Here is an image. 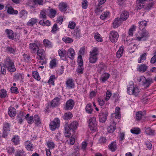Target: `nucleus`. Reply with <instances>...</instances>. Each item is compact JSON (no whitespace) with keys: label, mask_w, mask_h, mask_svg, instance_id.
I'll use <instances>...</instances> for the list:
<instances>
[{"label":"nucleus","mask_w":156,"mask_h":156,"mask_svg":"<svg viewBox=\"0 0 156 156\" xmlns=\"http://www.w3.org/2000/svg\"><path fill=\"white\" fill-rule=\"evenodd\" d=\"M25 119L29 124H31L34 122V116H30L29 114L26 115Z\"/></svg>","instance_id":"32"},{"label":"nucleus","mask_w":156,"mask_h":156,"mask_svg":"<svg viewBox=\"0 0 156 156\" xmlns=\"http://www.w3.org/2000/svg\"><path fill=\"white\" fill-rule=\"evenodd\" d=\"M75 105V101L72 99L68 100L64 107V109L66 110H70L72 109Z\"/></svg>","instance_id":"9"},{"label":"nucleus","mask_w":156,"mask_h":156,"mask_svg":"<svg viewBox=\"0 0 156 156\" xmlns=\"http://www.w3.org/2000/svg\"><path fill=\"white\" fill-rule=\"evenodd\" d=\"M28 12L26 11L23 10L19 13L20 17L22 19H25L27 16Z\"/></svg>","instance_id":"33"},{"label":"nucleus","mask_w":156,"mask_h":156,"mask_svg":"<svg viewBox=\"0 0 156 156\" xmlns=\"http://www.w3.org/2000/svg\"><path fill=\"white\" fill-rule=\"evenodd\" d=\"M112 93L111 91L109 90H107L106 94L105 100L106 101H108L111 96H112Z\"/></svg>","instance_id":"62"},{"label":"nucleus","mask_w":156,"mask_h":156,"mask_svg":"<svg viewBox=\"0 0 156 156\" xmlns=\"http://www.w3.org/2000/svg\"><path fill=\"white\" fill-rule=\"evenodd\" d=\"M108 113L104 110H102L99 115V121L100 122H104L106 121Z\"/></svg>","instance_id":"12"},{"label":"nucleus","mask_w":156,"mask_h":156,"mask_svg":"<svg viewBox=\"0 0 156 156\" xmlns=\"http://www.w3.org/2000/svg\"><path fill=\"white\" fill-rule=\"evenodd\" d=\"M78 126V122L76 121H73L70 124L65 127V135L67 137H69L70 136V130L71 129L73 131L76 129Z\"/></svg>","instance_id":"3"},{"label":"nucleus","mask_w":156,"mask_h":156,"mask_svg":"<svg viewBox=\"0 0 156 156\" xmlns=\"http://www.w3.org/2000/svg\"><path fill=\"white\" fill-rule=\"evenodd\" d=\"M24 146L26 148L28 151H33L34 147L32 143L29 140H27L24 143Z\"/></svg>","instance_id":"17"},{"label":"nucleus","mask_w":156,"mask_h":156,"mask_svg":"<svg viewBox=\"0 0 156 156\" xmlns=\"http://www.w3.org/2000/svg\"><path fill=\"white\" fill-rule=\"evenodd\" d=\"M11 124L10 123L5 122L3 123L2 129V134L1 136L2 137L6 138L8 136L10 131Z\"/></svg>","instance_id":"5"},{"label":"nucleus","mask_w":156,"mask_h":156,"mask_svg":"<svg viewBox=\"0 0 156 156\" xmlns=\"http://www.w3.org/2000/svg\"><path fill=\"white\" fill-rule=\"evenodd\" d=\"M37 21V19L35 18H32L30 19L27 23V26H33Z\"/></svg>","instance_id":"37"},{"label":"nucleus","mask_w":156,"mask_h":156,"mask_svg":"<svg viewBox=\"0 0 156 156\" xmlns=\"http://www.w3.org/2000/svg\"><path fill=\"white\" fill-rule=\"evenodd\" d=\"M89 126L92 130H95L97 127V124L95 117L90 118L89 119Z\"/></svg>","instance_id":"11"},{"label":"nucleus","mask_w":156,"mask_h":156,"mask_svg":"<svg viewBox=\"0 0 156 156\" xmlns=\"http://www.w3.org/2000/svg\"><path fill=\"white\" fill-rule=\"evenodd\" d=\"M77 62L79 66H83V60L81 55H80L78 56Z\"/></svg>","instance_id":"59"},{"label":"nucleus","mask_w":156,"mask_h":156,"mask_svg":"<svg viewBox=\"0 0 156 156\" xmlns=\"http://www.w3.org/2000/svg\"><path fill=\"white\" fill-rule=\"evenodd\" d=\"M58 6L59 9L60 11L64 12L67 10V5L66 3L61 2L59 4Z\"/></svg>","instance_id":"21"},{"label":"nucleus","mask_w":156,"mask_h":156,"mask_svg":"<svg viewBox=\"0 0 156 156\" xmlns=\"http://www.w3.org/2000/svg\"><path fill=\"white\" fill-rule=\"evenodd\" d=\"M147 25V22L145 20L139 22V27L140 30H143Z\"/></svg>","instance_id":"36"},{"label":"nucleus","mask_w":156,"mask_h":156,"mask_svg":"<svg viewBox=\"0 0 156 156\" xmlns=\"http://www.w3.org/2000/svg\"><path fill=\"white\" fill-rule=\"evenodd\" d=\"M55 78V76L53 74L51 75L49 80L48 81V83L49 84H52V85H55L54 82Z\"/></svg>","instance_id":"53"},{"label":"nucleus","mask_w":156,"mask_h":156,"mask_svg":"<svg viewBox=\"0 0 156 156\" xmlns=\"http://www.w3.org/2000/svg\"><path fill=\"white\" fill-rule=\"evenodd\" d=\"M59 28L56 24H54L53 26L51 32L53 34H55L56 31L58 30Z\"/></svg>","instance_id":"60"},{"label":"nucleus","mask_w":156,"mask_h":156,"mask_svg":"<svg viewBox=\"0 0 156 156\" xmlns=\"http://www.w3.org/2000/svg\"><path fill=\"white\" fill-rule=\"evenodd\" d=\"M57 12L56 10L53 9H50L49 12H48V16L50 18H54L56 15Z\"/></svg>","instance_id":"38"},{"label":"nucleus","mask_w":156,"mask_h":156,"mask_svg":"<svg viewBox=\"0 0 156 156\" xmlns=\"http://www.w3.org/2000/svg\"><path fill=\"white\" fill-rule=\"evenodd\" d=\"M10 90L12 93L16 94L19 93V90L17 87H11L10 88Z\"/></svg>","instance_id":"64"},{"label":"nucleus","mask_w":156,"mask_h":156,"mask_svg":"<svg viewBox=\"0 0 156 156\" xmlns=\"http://www.w3.org/2000/svg\"><path fill=\"white\" fill-rule=\"evenodd\" d=\"M29 48L32 53H35L39 48L38 45L34 43H31L29 45Z\"/></svg>","instance_id":"16"},{"label":"nucleus","mask_w":156,"mask_h":156,"mask_svg":"<svg viewBox=\"0 0 156 156\" xmlns=\"http://www.w3.org/2000/svg\"><path fill=\"white\" fill-rule=\"evenodd\" d=\"M145 132L147 135H152L154 134V131L150 128H147L146 129Z\"/></svg>","instance_id":"52"},{"label":"nucleus","mask_w":156,"mask_h":156,"mask_svg":"<svg viewBox=\"0 0 156 156\" xmlns=\"http://www.w3.org/2000/svg\"><path fill=\"white\" fill-rule=\"evenodd\" d=\"M139 81L141 82L142 84L146 87H148L153 82V80L151 79L147 78L146 79L145 77L143 76L140 77Z\"/></svg>","instance_id":"6"},{"label":"nucleus","mask_w":156,"mask_h":156,"mask_svg":"<svg viewBox=\"0 0 156 156\" xmlns=\"http://www.w3.org/2000/svg\"><path fill=\"white\" fill-rule=\"evenodd\" d=\"M110 16V12L108 11H106L103 13L100 16V18L103 20H105L107 18Z\"/></svg>","instance_id":"41"},{"label":"nucleus","mask_w":156,"mask_h":156,"mask_svg":"<svg viewBox=\"0 0 156 156\" xmlns=\"http://www.w3.org/2000/svg\"><path fill=\"white\" fill-rule=\"evenodd\" d=\"M8 113L10 117L15 116L16 115V109L13 107H10L8 108Z\"/></svg>","instance_id":"20"},{"label":"nucleus","mask_w":156,"mask_h":156,"mask_svg":"<svg viewBox=\"0 0 156 156\" xmlns=\"http://www.w3.org/2000/svg\"><path fill=\"white\" fill-rule=\"evenodd\" d=\"M107 140L105 137L101 136L99 140V143L101 144H103L106 143Z\"/></svg>","instance_id":"61"},{"label":"nucleus","mask_w":156,"mask_h":156,"mask_svg":"<svg viewBox=\"0 0 156 156\" xmlns=\"http://www.w3.org/2000/svg\"><path fill=\"white\" fill-rule=\"evenodd\" d=\"M98 59L97 56L89 55V62L90 63L94 64L95 63Z\"/></svg>","instance_id":"44"},{"label":"nucleus","mask_w":156,"mask_h":156,"mask_svg":"<svg viewBox=\"0 0 156 156\" xmlns=\"http://www.w3.org/2000/svg\"><path fill=\"white\" fill-rule=\"evenodd\" d=\"M7 12L8 13L12 15H17L18 13V12L17 10H14L11 6L8 7Z\"/></svg>","instance_id":"39"},{"label":"nucleus","mask_w":156,"mask_h":156,"mask_svg":"<svg viewBox=\"0 0 156 156\" xmlns=\"http://www.w3.org/2000/svg\"><path fill=\"white\" fill-rule=\"evenodd\" d=\"M130 131L133 134L137 135L140 133L141 130L139 128L135 127L132 128L131 129Z\"/></svg>","instance_id":"46"},{"label":"nucleus","mask_w":156,"mask_h":156,"mask_svg":"<svg viewBox=\"0 0 156 156\" xmlns=\"http://www.w3.org/2000/svg\"><path fill=\"white\" fill-rule=\"evenodd\" d=\"M62 40L64 42L66 43H72L73 41V40L72 38L67 36L64 37L62 38Z\"/></svg>","instance_id":"50"},{"label":"nucleus","mask_w":156,"mask_h":156,"mask_svg":"<svg viewBox=\"0 0 156 156\" xmlns=\"http://www.w3.org/2000/svg\"><path fill=\"white\" fill-rule=\"evenodd\" d=\"M66 54L68 57L71 59L73 60L74 58V56L75 55L74 50L72 48L68 49Z\"/></svg>","instance_id":"19"},{"label":"nucleus","mask_w":156,"mask_h":156,"mask_svg":"<svg viewBox=\"0 0 156 156\" xmlns=\"http://www.w3.org/2000/svg\"><path fill=\"white\" fill-rule=\"evenodd\" d=\"M7 95V92L6 90L4 89H1L0 93L1 98H5L6 97Z\"/></svg>","instance_id":"58"},{"label":"nucleus","mask_w":156,"mask_h":156,"mask_svg":"<svg viewBox=\"0 0 156 156\" xmlns=\"http://www.w3.org/2000/svg\"><path fill=\"white\" fill-rule=\"evenodd\" d=\"M85 110L86 112L88 114H91L93 111V107L91 103L87 104L86 106Z\"/></svg>","instance_id":"35"},{"label":"nucleus","mask_w":156,"mask_h":156,"mask_svg":"<svg viewBox=\"0 0 156 156\" xmlns=\"http://www.w3.org/2000/svg\"><path fill=\"white\" fill-rule=\"evenodd\" d=\"M57 60L54 58L50 61V67L51 68H53L55 67L57 64Z\"/></svg>","instance_id":"48"},{"label":"nucleus","mask_w":156,"mask_h":156,"mask_svg":"<svg viewBox=\"0 0 156 156\" xmlns=\"http://www.w3.org/2000/svg\"><path fill=\"white\" fill-rule=\"evenodd\" d=\"M94 37L95 40L98 42H101L103 41L102 38L101 37L100 34L98 33H97L95 34L94 36Z\"/></svg>","instance_id":"55"},{"label":"nucleus","mask_w":156,"mask_h":156,"mask_svg":"<svg viewBox=\"0 0 156 156\" xmlns=\"http://www.w3.org/2000/svg\"><path fill=\"white\" fill-rule=\"evenodd\" d=\"M109 38L112 43L116 42L119 37L118 33L115 31H111L109 34Z\"/></svg>","instance_id":"8"},{"label":"nucleus","mask_w":156,"mask_h":156,"mask_svg":"<svg viewBox=\"0 0 156 156\" xmlns=\"http://www.w3.org/2000/svg\"><path fill=\"white\" fill-rule=\"evenodd\" d=\"M6 51L9 53L14 54L16 51V49L11 47H7L6 49Z\"/></svg>","instance_id":"57"},{"label":"nucleus","mask_w":156,"mask_h":156,"mask_svg":"<svg viewBox=\"0 0 156 156\" xmlns=\"http://www.w3.org/2000/svg\"><path fill=\"white\" fill-rule=\"evenodd\" d=\"M66 87L68 89H73L74 88L75 83L72 79L69 78L66 82Z\"/></svg>","instance_id":"14"},{"label":"nucleus","mask_w":156,"mask_h":156,"mask_svg":"<svg viewBox=\"0 0 156 156\" xmlns=\"http://www.w3.org/2000/svg\"><path fill=\"white\" fill-rule=\"evenodd\" d=\"M32 75L33 77L35 79L38 80H40V77L37 71L33 72Z\"/></svg>","instance_id":"56"},{"label":"nucleus","mask_w":156,"mask_h":156,"mask_svg":"<svg viewBox=\"0 0 156 156\" xmlns=\"http://www.w3.org/2000/svg\"><path fill=\"white\" fill-rule=\"evenodd\" d=\"M43 44L46 47H52L51 42L48 39H44L43 41Z\"/></svg>","instance_id":"47"},{"label":"nucleus","mask_w":156,"mask_h":156,"mask_svg":"<svg viewBox=\"0 0 156 156\" xmlns=\"http://www.w3.org/2000/svg\"><path fill=\"white\" fill-rule=\"evenodd\" d=\"M73 115L70 112L65 113L63 116V118L65 120L70 119L72 118Z\"/></svg>","instance_id":"43"},{"label":"nucleus","mask_w":156,"mask_h":156,"mask_svg":"<svg viewBox=\"0 0 156 156\" xmlns=\"http://www.w3.org/2000/svg\"><path fill=\"white\" fill-rule=\"evenodd\" d=\"M61 99V96H59L53 99L51 101V106L55 107L58 106L60 104V101Z\"/></svg>","instance_id":"13"},{"label":"nucleus","mask_w":156,"mask_h":156,"mask_svg":"<svg viewBox=\"0 0 156 156\" xmlns=\"http://www.w3.org/2000/svg\"><path fill=\"white\" fill-rule=\"evenodd\" d=\"M149 37L148 31L144 30L141 32H138L136 34V39L139 41H145Z\"/></svg>","instance_id":"4"},{"label":"nucleus","mask_w":156,"mask_h":156,"mask_svg":"<svg viewBox=\"0 0 156 156\" xmlns=\"http://www.w3.org/2000/svg\"><path fill=\"white\" fill-rule=\"evenodd\" d=\"M34 122L35 124L37 126H39L41 123V121L40 117L37 115H34Z\"/></svg>","instance_id":"29"},{"label":"nucleus","mask_w":156,"mask_h":156,"mask_svg":"<svg viewBox=\"0 0 156 156\" xmlns=\"http://www.w3.org/2000/svg\"><path fill=\"white\" fill-rule=\"evenodd\" d=\"M124 51V47L123 46L120 47L116 53L117 57L120 58L122 56Z\"/></svg>","instance_id":"27"},{"label":"nucleus","mask_w":156,"mask_h":156,"mask_svg":"<svg viewBox=\"0 0 156 156\" xmlns=\"http://www.w3.org/2000/svg\"><path fill=\"white\" fill-rule=\"evenodd\" d=\"M102 11L103 9L102 7L100 6L97 7L95 10V13L97 15L100 14Z\"/></svg>","instance_id":"63"},{"label":"nucleus","mask_w":156,"mask_h":156,"mask_svg":"<svg viewBox=\"0 0 156 156\" xmlns=\"http://www.w3.org/2000/svg\"><path fill=\"white\" fill-rule=\"evenodd\" d=\"M106 68V66L103 63L101 62L98 66V73H101L102 71H105Z\"/></svg>","instance_id":"30"},{"label":"nucleus","mask_w":156,"mask_h":156,"mask_svg":"<svg viewBox=\"0 0 156 156\" xmlns=\"http://www.w3.org/2000/svg\"><path fill=\"white\" fill-rule=\"evenodd\" d=\"M4 66L7 68L8 71L11 73L15 72L16 69L15 67L14 62L8 56H7L4 61Z\"/></svg>","instance_id":"1"},{"label":"nucleus","mask_w":156,"mask_h":156,"mask_svg":"<svg viewBox=\"0 0 156 156\" xmlns=\"http://www.w3.org/2000/svg\"><path fill=\"white\" fill-rule=\"evenodd\" d=\"M121 20L119 18H115L113 23V27L114 28H115L118 27L119 25Z\"/></svg>","instance_id":"42"},{"label":"nucleus","mask_w":156,"mask_h":156,"mask_svg":"<svg viewBox=\"0 0 156 156\" xmlns=\"http://www.w3.org/2000/svg\"><path fill=\"white\" fill-rule=\"evenodd\" d=\"M67 51L66 50L63 48L58 50L59 55L61 58L64 57L66 54Z\"/></svg>","instance_id":"45"},{"label":"nucleus","mask_w":156,"mask_h":156,"mask_svg":"<svg viewBox=\"0 0 156 156\" xmlns=\"http://www.w3.org/2000/svg\"><path fill=\"white\" fill-rule=\"evenodd\" d=\"M37 51V54L39 56V59L41 60H44L45 58L46 55L44 50L38 48Z\"/></svg>","instance_id":"15"},{"label":"nucleus","mask_w":156,"mask_h":156,"mask_svg":"<svg viewBox=\"0 0 156 156\" xmlns=\"http://www.w3.org/2000/svg\"><path fill=\"white\" fill-rule=\"evenodd\" d=\"M140 91V89L138 86H134L132 83L128 86L127 92L129 95H133L135 97L138 96Z\"/></svg>","instance_id":"2"},{"label":"nucleus","mask_w":156,"mask_h":156,"mask_svg":"<svg viewBox=\"0 0 156 156\" xmlns=\"http://www.w3.org/2000/svg\"><path fill=\"white\" fill-rule=\"evenodd\" d=\"M129 16V12L127 11H124L121 14L119 18L122 20L125 21L128 18Z\"/></svg>","instance_id":"18"},{"label":"nucleus","mask_w":156,"mask_h":156,"mask_svg":"<svg viewBox=\"0 0 156 156\" xmlns=\"http://www.w3.org/2000/svg\"><path fill=\"white\" fill-rule=\"evenodd\" d=\"M109 149L112 152L115 151L117 149V145L115 141L112 142L108 146Z\"/></svg>","instance_id":"23"},{"label":"nucleus","mask_w":156,"mask_h":156,"mask_svg":"<svg viewBox=\"0 0 156 156\" xmlns=\"http://www.w3.org/2000/svg\"><path fill=\"white\" fill-rule=\"evenodd\" d=\"M11 141L14 144L16 145L20 144V137L17 135H15L12 138Z\"/></svg>","instance_id":"31"},{"label":"nucleus","mask_w":156,"mask_h":156,"mask_svg":"<svg viewBox=\"0 0 156 156\" xmlns=\"http://www.w3.org/2000/svg\"><path fill=\"white\" fill-rule=\"evenodd\" d=\"M148 67V66L145 64H142L138 66L137 70L140 72L143 73L147 70Z\"/></svg>","instance_id":"26"},{"label":"nucleus","mask_w":156,"mask_h":156,"mask_svg":"<svg viewBox=\"0 0 156 156\" xmlns=\"http://www.w3.org/2000/svg\"><path fill=\"white\" fill-rule=\"evenodd\" d=\"M136 27L135 25H132L129 29L128 34L129 36H132L133 34V32L136 30Z\"/></svg>","instance_id":"49"},{"label":"nucleus","mask_w":156,"mask_h":156,"mask_svg":"<svg viewBox=\"0 0 156 156\" xmlns=\"http://www.w3.org/2000/svg\"><path fill=\"white\" fill-rule=\"evenodd\" d=\"M110 75L108 73H105L103 74L100 77V80L101 83H104L109 78Z\"/></svg>","instance_id":"28"},{"label":"nucleus","mask_w":156,"mask_h":156,"mask_svg":"<svg viewBox=\"0 0 156 156\" xmlns=\"http://www.w3.org/2000/svg\"><path fill=\"white\" fill-rule=\"evenodd\" d=\"M4 34L9 39L14 40L16 34L11 30L6 29L5 31Z\"/></svg>","instance_id":"10"},{"label":"nucleus","mask_w":156,"mask_h":156,"mask_svg":"<svg viewBox=\"0 0 156 156\" xmlns=\"http://www.w3.org/2000/svg\"><path fill=\"white\" fill-rule=\"evenodd\" d=\"M116 124L114 123H112V124L108 128V132L110 133H113L116 129Z\"/></svg>","instance_id":"34"},{"label":"nucleus","mask_w":156,"mask_h":156,"mask_svg":"<svg viewBox=\"0 0 156 156\" xmlns=\"http://www.w3.org/2000/svg\"><path fill=\"white\" fill-rule=\"evenodd\" d=\"M146 54L144 53L141 55L138 59V62L139 63L143 62L146 59Z\"/></svg>","instance_id":"51"},{"label":"nucleus","mask_w":156,"mask_h":156,"mask_svg":"<svg viewBox=\"0 0 156 156\" xmlns=\"http://www.w3.org/2000/svg\"><path fill=\"white\" fill-rule=\"evenodd\" d=\"M60 121L58 118H55L53 120L51 121L49 124L50 129L52 131H54L58 128L60 126Z\"/></svg>","instance_id":"7"},{"label":"nucleus","mask_w":156,"mask_h":156,"mask_svg":"<svg viewBox=\"0 0 156 156\" xmlns=\"http://www.w3.org/2000/svg\"><path fill=\"white\" fill-rule=\"evenodd\" d=\"M145 112L144 111H138L136 112V120L137 121H140L142 118L145 115Z\"/></svg>","instance_id":"22"},{"label":"nucleus","mask_w":156,"mask_h":156,"mask_svg":"<svg viewBox=\"0 0 156 156\" xmlns=\"http://www.w3.org/2000/svg\"><path fill=\"white\" fill-rule=\"evenodd\" d=\"M90 53L89 55L97 56L98 55V49L96 47H94L90 51Z\"/></svg>","instance_id":"40"},{"label":"nucleus","mask_w":156,"mask_h":156,"mask_svg":"<svg viewBox=\"0 0 156 156\" xmlns=\"http://www.w3.org/2000/svg\"><path fill=\"white\" fill-rule=\"evenodd\" d=\"M48 9H43L41 11L40 15L39 18L41 19H46L47 18V15L48 16Z\"/></svg>","instance_id":"25"},{"label":"nucleus","mask_w":156,"mask_h":156,"mask_svg":"<svg viewBox=\"0 0 156 156\" xmlns=\"http://www.w3.org/2000/svg\"><path fill=\"white\" fill-rule=\"evenodd\" d=\"M39 24L43 26H49L51 25V22L48 20H40Z\"/></svg>","instance_id":"24"},{"label":"nucleus","mask_w":156,"mask_h":156,"mask_svg":"<svg viewBox=\"0 0 156 156\" xmlns=\"http://www.w3.org/2000/svg\"><path fill=\"white\" fill-rule=\"evenodd\" d=\"M47 145L49 149H52L55 147V144L53 142L51 141H48L47 142Z\"/></svg>","instance_id":"54"}]
</instances>
